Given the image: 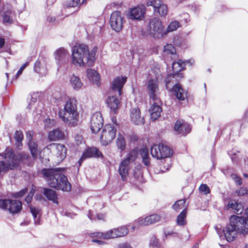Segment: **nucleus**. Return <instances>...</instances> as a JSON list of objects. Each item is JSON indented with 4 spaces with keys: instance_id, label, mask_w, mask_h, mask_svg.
I'll return each instance as SVG.
<instances>
[{
    "instance_id": "60",
    "label": "nucleus",
    "mask_w": 248,
    "mask_h": 248,
    "mask_svg": "<svg viewBox=\"0 0 248 248\" xmlns=\"http://www.w3.org/2000/svg\"><path fill=\"white\" fill-rule=\"evenodd\" d=\"M96 216L98 220H103L104 218V215L102 214H97Z\"/></svg>"
},
{
    "instance_id": "44",
    "label": "nucleus",
    "mask_w": 248,
    "mask_h": 248,
    "mask_svg": "<svg viewBox=\"0 0 248 248\" xmlns=\"http://www.w3.org/2000/svg\"><path fill=\"white\" fill-rule=\"evenodd\" d=\"M235 195L238 196H242L248 195V190L245 187H241L235 191Z\"/></svg>"
},
{
    "instance_id": "17",
    "label": "nucleus",
    "mask_w": 248,
    "mask_h": 248,
    "mask_svg": "<svg viewBox=\"0 0 248 248\" xmlns=\"http://www.w3.org/2000/svg\"><path fill=\"white\" fill-rule=\"evenodd\" d=\"M103 119L102 114L99 112L94 113L91 119V129L93 133H97L103 124Z\"/></svg>"
},
{
    "instance_id": "33",
    "label": "nucleus",
    "mask_w": 248,
    "mask_h": 248,
    "mask_svg": "<svg viewBox=\"0 0 248 248\" xmlns=\"http://www.w3.org/2000/svg\"><path fill=\"white\" fill-rule=\"evenodd\" d=\"M186 208L181 212L177 217L176 222L177 224L179 226H184L186 223Z\"/></svg>"
},
{
    "instance_id": "26",
    "label": "nucleus",
    "mask_w": 248,
    "mask_h": 248,
    "mask_svg": "<svg viewBox=\"0 0 248 248\" xmlns=\"http://www.w3.org/2000/svg\"><path fill=\"white\" fill-rule=\"evenodd\" d=\"M69 84L74 90L77 91L81 90L83 86L81 79L74 74L69 77Z\"/></svg>"
},
{
    "instance_id": "10",
    "label": "nucleus",
    "mask_w": 248,
    "mask_h": 248,
    "mask_svg": "<svg viewBox=\"0 0 248 248\" xmlns=\"http://www.w3.org/2000/svg\"><path fill=\"white\" fill-rule=\"evenodd\" d=\"M116 129L114 126L108 124L105 125L100 133V140L103 145L110 144L116 137Z\"/></svg>"
},
{
    "instance_id": "18",
    "label": "nucleus",
    "mask_w": 248,
    "mask_h": 248,
    "mask_svg": "<svg viewBox=\"0 0 248 248\" xmlns=\"http://www.w3.org/2000/svg\"><path fill=\"white\" fill-rule=\"evenodd\" d=\"M126 81V77H118L115 78L112 82L110 93H116L119 96H121L122 88Z\"/></svg>"
},
{
    "instance_id": "51",
    "label": "nucleus",
    "mask_w": 248,
    "mask_h": 248,
    "mask_svg": "<svg viewBox=\"0 0 248 248\" xmlns=\"http://www.w3.org/2000/svg\"><path fill=\"white\" fill-rule=\"evenodd\" d=\"M93 239L92 241L93 243H95L99 245H104L106 244V242L102 240L101 238H98L96 237H92Z\"/></svg>"
},
{
    "instance_id": "22",
    "label": "nucleus",
    "mask_w": 248,
    "mask_h": 248,
    "mask_svg": "<svg viewBox=\"0 0 248 248\" xmlns=\"http://www.w3.org/2000/svg\"><path fill=\"white\" fill-rule=\"evenodd\" d=\"M92 157L102 158L103 155L97 148L95 147L90 148L83 153L81 157L79 159V166H80L81 165L82 162L84 159Z\"/></svg>"
},
{
    "instance_id": "54",
    "label": "nucleus",
    "mask_w": 248,
    "mask_h": 248,
    "mask_svg": "<svg viewBox=\"0 0 248 248\" xmlns=\"http://www.w3.org/2000/svg\"><path fill=\"white\" fill-rule=\"evenodd\" d=\"M75 141L76 142V144L78 145V144L81 143L83 141V138H82V136L80 135H77L75 137Z\"/></svg>"
},
{
    "instance_id": "56",
    "label": "nucleus",
    "mask_w": 248,
    "mask_h": 248,
    "mask_svg": "<svg viewBox=\"0 0 248 248\" xmlns=\"http://www.w3.org/2000/svg\"><path fill=\"white\" fill-rule=\"evenodd\" d=\"M117 248H132L131 246L127 243H123L119 245Z\"/></svg>"
},
{
    "instance_id": "31",
    "label": "nucleus",
    "mask_w": 248,
    "mask_h": 248,
    "mask_svg": "<svg viewBox=\"0 0 248 248\" xmlns=\"http://www.w3.org/2000/svg\"><path fill=\"white\" fill-rule=\"evenodd\" d=\"M176 51L175 47L171 44H167L164 47L163 54L164 55H170L171 59L176 57Z\"/></svg>"
},
{
    "instance_id": "19",
    "label": "nucleus",
    "mask_w": 248,
    "mask_h": 248,
    "mask_svg": "<svg viewBox=\"0 0 248 248\" xmlns=\"http://www.w3.org/2000/svg\"><path fill=\"white\" fill-rule=\"evenodd\" d=\"M108 96L107 103L108 107H109L110 112L113 113H117L120 108V97L118 94L110 93Z\"/></svg>"
},
{
    "instance_id": "23",
    "label": "nucleus",
    "mask_w": 248,
    "mask_h": 248,
    "mask_svg": "<svg viewBox=\"0 0 248 248\" xmlns=\"http://www.w3.org/2000/svg\"><path fill=\"white\" fill-rule=\"evenodd\" d=\"M91 237H96L103 240H108L117 238V234L115 228L108 230L105 232H95L91 233Z\"/></svg>"
},
{
    "instance_id": "25",
    "label": "nucleus",
    "mask_w": 248,
    "mask_h": 248,
    "mask_svg": "<svg viewBox=\"0 0 248 248\" xmlns=\"http://www.w3.org/2000/svg\"><path fill=\"white\" fill-rule=\"evenodd\" d=\"M130 119L132 122L137 125H141L144 123V118L141 116L139 108H134L131 110Z\"/></svg>"
},
{
    "instance_id": "29",
    "label": "nucleus",
    "mask_w": 248,
    "mask_h": 248,
    "mask_svg": "<svg viewBox=\"0 0 248 248\" xmlns=\"http://www.w3.org/2000/svg\"><path fill=\"white\" fill-rule=\"evenodd\" d=\"M65 134L60 129H56L50 131L48 134V138L50 141H55L64 138Z\"/></svg>"
},
{
    "instance_id": "62",
    "label": "nucleus",
    "mask_w": 248,
    "mask_h": 248,
    "mask_svg": "<svg viewBox=\"0 0 248 248\" xmlns=\"http://www.w3.org/2000/svg\"><path fill=\"white\" fill-rule=\"evenodd\" d=\"M172 233V232H165V235L166 236L167 235H171Z\"/></svg>"
},
{
    "instance_id": "11",
    "label": "nucleus",
    "mask_w": 248,
    "mask_h": 248,
    "mask_svg": "<svg viewBox=\"0 0 248 248\" xmlns=\"http://www.w3.org/2000/svg\"><path fill=\"white\" fill-rule=\"evenodd\" d=\"M125 19L122 13L119 11L113 12L110 16L109 24L112 30L120 32L123 28Z\"/></svg>"
},
{
    "instance_id": "52",
    "label": "nucleus",
    "mask_w": 248,
    "mask_h": 248,
    "mask_svg": "<svg viewBox=\"0 0 248 248\" xmlns=\"http://www.w3.org/2000/svg\"><path fill=\"white\" fill-rule=\"evenodd\" d=\"M231 177L233 179L236 184L241 185L242 183L241 179L236 174H232Z\"/></svg>"
},
{
    "instance_id": "8",
    "label": "nucleus",
    "mask_w": 248,
    "mask_h": 248,
    "mask_svg": "<svg viewBox=\"0 0 248 248\" xmlns=\"http://www.w3.org/2000/svg\"><path fill=\"white\" fill-rule=\"evenodd\" d=\"M137 155L138 153L136 151H131L120 163L118 171L123 181L126 180L130 170V164L136 159Z\"/></svg>"
},
{
    "instance_id": "58",
    "label": "nucleus",
    "mask_w": 248,
    "mask_h": 248,
    "mask_svg": "<svg viewBox=\"0 0 248 248\" xmlns=\"http://www.w3.org/2000/svg\"><path fill=\"white\" fill-rule=\"evenodd\" d=\"M5 43V39L0 37V48H1L4 46Z\"/></svg>"
},
{
    "instance_id": "59",
    "label": "nucleus",
    "mask_w": 248,
    "mask_h": 248,
    "mask_svg": "<svg viewBox=\"0 0 248 248\" xmlns=\"http://www.w3.org/2000/svg\"><path fill=\"white\" fill-rule=\"evenodd\" d=\"M215 229L216 230L217 233L218 234L219 237H220L221 236V230L220 228H218L217 226L215 227Z\"/></svg>"
},
{
    "instance_id": "47",
    "label": "nucleus",
    "mask_w": 248,
    "mask_h": 248,
    "mask_svg": "<svg viewBox=\"0 0 248 248\" xmlns=\"http://www.w3.org/2000/svg\"><path fill=\"white\" fill-rule=\"evenodd\" d=\"M150 245L153 248H160V244L158 239L155 238H152L150 242Z\"/></svg>"
},
{
    "instance_id": "4",
    "label": "nucleus",
    "mask_w": 248,
    "mask_h": 248,
    "mask_svg": "<svg viewBox=\"0 0 248 248\" xmlns=\"http://www.w3.org/2000/svg\"><path fill=\"white\" fill-rule=\"evenodd\" d=\"M195 62L193 60H189L186 61H183L179 60L177 62H173L172 68L174 74L168 76L166 78V86L167 89L174 93L176 97L180 100H184L187 97V93L181 87L179 84H176L173 87L170 85V82L174 78V75L178 72L183 70L186 65L191 66L194 64Z\"/></svg>"
},
{
    "instance_id": "46",
    "label": "nucleus",
    "mask_w": 248,
    "mask_h": 248,
    "mask_svg": "<svg viewBox=\"0 0 248 248\" xmlns=\"http://www.w3.org/2000/svg\"><path fill=\"white\" fill-rule=\"evenodd\" d=\"M200 192L206 195L210 193L209 187L206 184H202L199 187Z\"/></svg>"
},
{
    "instance_id": "55",
    "label": "nucleus",
    "mask_w": 248,
    "mask_h": 248,
    "mask_svg": "<svg viewBox=\"0 0 248 248\" xmlns=\"http://www.w3.org/2000/svg\"><path fill=\"white\" fill-rule=\"evenodd\" d=\"M80 4V0H71L70 6L71 7H75Z\"/></svg>"
},
{
    "instance_id": "61",
    "label": "nucleus",
    "mask_w": 248,
    "mask_h": 248,
    "mask_svg": "<svg viewBox=\"0 0 248 248\" xmlns=\"http://www.w3.org/2000/svg\"><path fill=\"white\" fill-rule=\"evenodd\" d=\"M88 217L91 219H93V217L92 216V215L91 214V213L90 212L89 214H88Z\"/></svg>"
},
{
    "instance_id": "45",
    "label": "nucleus",
    "mask_w": 248,
    "mask_h": 248,
    "mask_svg": "<svg viewBox=\"0 0 248 248\" xmlns=\"http://www.w3.org/2000/svg\"><path fill=\"white\" fill-rule=\"evenodd\" d=\"M35 186L33 185H32L31 191L25 199V201L27 202V203H29L30 202H31L32 198L35 191Z\"/></svg>"
},
{
    "instance_id": "53",
    "label": "nucleus",
    "mask_w": 248,
    "mask_h": 248,
    "mask_svg": "<svg viewBox=\"0 0 248 248\" xmlns=\"http://www.w3.org/2000/svg\"><path fill=\"white\" fill-rule=\"evenodd\" d=\"M29 63L28 62H26L25 63H24L19 69V70L17 71L16 74V77H18L19 75H20L24 70V69L28 65Z\"/></svg>"
},
{
    "instance_id": "36",
    "label": "nucleus",
    "mask_w": 248,
    "mask_h": 248,
    "mask_svg": "<svg viewBox=\"0 0 248 248\" xmlns=\"http://www.w3.org/2000/svg\"><path fill=\"white\" fill-rule=\"evenodd\" d=\"M180 27V23L177 21H173L170 23L167 29H164V36L168 33L176 31Z\"/></svg>"
},
{
    "instance_id": "6",
    "label": "nucleus",
    "mask_w": 248,
    "mask_h": 248,
    "mask_svg": "<svg viewBox=\"0 0 248 248\" xmlns=\"http://www.w3.org/2000/svg\"><path fill=\"white\" fill-rule=\"evenodd\" d=\"M19 164V158L10 149L0 154V177L9 171L16 169Z\"/></svg>"
},
{
    "instance_id": "50",
    "label": "nucleus",
    "mask_w": 248,
    "mask_h": 248,
    "mask_svg": "<svg viewBox=\"0 0 248 248\" xmlns=\"http://www.w3.org/2000/svg\"><path fill=\"white\" fill-rule=\"evenodd\" d=\"M55 122L53 120L50 119H46L44 121L45 127L46 128L49 127L55 124Z\"/></svg>"
},
{
    "instance_id": "12",
    "label": "nucleus",
    "mask_w": 248,
    "mask_h": 248,
    "mask_svg": "<svg viewBox=\"0 0 248 248\" xmlns=\"http://www.w3.org/2000/svg\"><path fill=\"white\" fill-rule=\"evenodd\" d=\"M172 153L171 149L163 144L154 145L151 149V154L152 156L157 159L170 157Z\"/></svg>"
},
{
    "instance_id": "21",
    "label": "nucleus",
    "mask_w": 248,
    "mask_h": 248,
    "mask_svg": "<svg viewBox=\"0 0 248 248\" xmlns=\"http://www.w3.org/2000/svg\"><path fill=\"white\" fill-rule=\"evenodd\" d=\"M152 101L153 103H151V105L149 111L151 119L155 121L160 117L161 112H162V108L160 106L161 102L159 99L157 100Z\"/></svg>"
},
{
    "instance_id": "34",
    "label": "nucleus",
    "mask_w": 248,
    "mask_h": 248,
    "mask_svg": "<svg viewBox=\"0 0 248 248\" xmlns=\"http://www.w3.org/2000/svg\"><path fill=\"white\" fill-rule=\"evenodd\" d=\"M117 238L126 236L129 232L128 226L123 225L115 228Z\"/></svg>"
},
{
    "instance_id": "38",
    "label": "nucleus",
    "mask_w": 248,
    "mask_h": 248,
    "mask_svg": "<svg viewBox=\"0 0 248 248\" xmlns=\"http://www.w3.org/2000/svg\"><path fill=\"white\" fill-rule=\"evenodd\" d=\"M29 146L32 156L34 158L36 157L39 153V150L38 148L37 144L33 141H30L29 142Z\"/></svg>"
},
{
    "instance_id": "40",
    "label": "nucleus",
    "mask_w": 248,
    "mask_h": 248,
    "mask_svg": "<svg viewBox=\"0 0 248 248\" xmlns=\"http://www.w3.org/2000/svg\"><path fill=\"white\" fill-rule=\"evenodd\" d=\"M117 145L119 149L124 150L125 147V142L123 136L119 134L117 139Z\"/></svg>"
},
{
    "instance_id": "41",
    "label": "nucleus",
    "mask_w": 248,
    "mask_h": 248,
    "mask_svg": "<svg viewBox=\"0 0 248 248\" xmlns=\"http://www.w3.org/2000/svg\"><path fill=\"white\" fill-rule=\"evenodd\" d=\"M134 223L138 226L149 225L148 216L138 218L134 221Z\"/></svg>"
},
{
    "instance_id": "63",
    "label": "nucleus",
    "mask_w": 248,
    "mask_h": 248,
    "mask_svg": "<svg viewBox=\"0 0 248 248\" xmlns=\"http://www.w3.org/2000/svg\"><path fill=\"white\" fill-rule=\"evenodd\" d=\"M135 225L133 226L132 227V229L133 231H134L135 229L136 228L137 226H138L137 224H136L135 223Z\"/></svg>"
},
{
    "instance_id": "32",
    "label": "nucleus",
    "mask_w": 248,
    "mask_h": 248,
    "mask_svg": "<svg viewBox=\"0 0 248 248\" xmlns=\"http://www.w3.org/2000/svg\"><path fill=\"white\" fill-rule=\"evenodd\" d=\"M44 194L48 200L52 201L53 203L58 204L57 195L55 191L48 188H44Z\"/></svg>"
},
{
    "instance_id": "39",
    "label": "nucleus",
    "mask_w": 248,
    "mask_h": 248,
    "mask_svg": "<svg viewBox=\"0 0 248 248\" xmlns=\"http://www.w3.org/2000/svg\"><path fill=\"white\" fill-rule=\"evenodd\" d=\"M15 139L16 141V145L18 148L22 146V141L23 139V134L20 131H16L15 133Z\"/></svg>"
},
{
    "instance_id": "15",
    "label": "nucleus",
    "mask_w": 248,
    "mask_h": 248,
    "mask_svg": "<svg viewBox=\"0 0 248 248\" xmlns=\"http://www.w3.org/2000/svg\"><path fill=\"white\" fill-rule=\"evenodd\" d=\"M146 5L153 6L155 12H157L160 16H165L168 13V8L162 1L160 0H150L147 1Z\"/></svg>"
},
{
    "instance_id": "24",
    "label": "nucleus",
    "mask_w": 248,
    "mask_h": 248,
    "mask_svg": "<svg viewBox=\"0 0 248 248\" xmlns=\"http://www.w3.org/2000/svg\"><path fill=\"white\" fill-rule=\"evenodd\" d=\"M87 77L89 80L93 84L99 86L100 85V76L99 73L94 69H88L86 71Z\"/></svg>"
},
{
    "instance_id": "7",
    "label": "nucleus",
    "mask_w": 248,
    "mask_h": 248,
    "mask_svg": "<svg viewBox=\"0 0 248 248\" xmlns=\"http://www.w3.org/2000/svg\"><path fill=\"white\" fill-rule=\"evenodd\" d=\"M164 28L162 22L157 18L149 20L144 34L150 35L155 38H160L164 36Z\"/></svg>"
},
{
    "instance_id": "2",
    "label": "nucleus",
    "mask_w": 248,
    "mask_h": 248,
    "mask_svg": "<svg viewBox=\"0 0 248 248\" xmlns=\"http://www.w3.org/2000/svg\"><path fill=\"white\" fill-rule=\"evenodd\" d=\"M64 170L63 168L45 169L42 170V173L50 187L68 191L71 186L63 174Z\"/></svg>"
},
{
    "instance_id": "5",
    "label": "nucleus",
    "mask_w": 248,
    "mask_h": 248,
    "mask_svg": "<svg viewBox=\"0 0 248 248\" xmlns=\"http://www.w3.org/2000/svg\"><path fill=\"white\" fill-rule=\"evenodd\" d=\"M59 116L68 126H76L79 120V113L78 111L76 100L74 98L68 99L64 105L63 109L59 111Z\"/></svg>"
},
{
    "instance_id": "14",
    "label": "nucleus",
    "mask_w": 248,
    "mask_h": 248,
    "mask_svg": "<svg viewBox=\"0 0 248 248\" xmlns=\"http://www.w3.org/2000/svg\"><path fill=\"white\" fill-rule=\"evenodd\" d=\"M52 154L58 158V161H62L66 156L67 149L64 145L58 143H52L46 147Z\"/></svg>"
},
{
    "instance_id": "9",
    "label": "nucleus",
    "mask_w": 248,
    "mask_h": 248,
    "mask_svg": "<svg viewBox=\"0 0 248 248\" xmlns=\"http://www.w3.org/2000/svg\"><path fill=\"white\" fill-rule=\"evenodd\" d=\"M0 208L15 215L19 213L22 209V202L16 200L1 199L0 200Z\"/></svg>"
},
{
    "instance_id": "27",
    "label": "nucleus",
    "mask_w": 248,
    "mask_h": 248,
    "mask_svg": "<svg viewBox=\"0 0 248 248\" xmlns=\"http://www.w3.org/2000/svg\"><path fill=\"white\" fill-rule=\"evenodd\" d=\"M174 129L179 134L185 135L190 132L191 127L187 123L178 121L175 124Z\"/></svg>"
},
{
    "instance_id": "64",
    "label": "nucleus",
    "mask_w": 248,
    "mask_h": 248,
    "mask_svg": "<svg viewBox=\"0 0 248 248\" xmlns=\"http://www.w3.org/2000/svg\"><path fill=\"white\" fill-rule=\"evenodd\" d=\"M88 0H82L81 4H86Z\"/></svg>"
},
{
    "instance_id": "49",
    "label": "nucleus",
    "mask_w": 248,
    "mask_h": 248,
    "mask_svg": "<svg viewBox=\"0 0 248 248\" xmlns=\"http://www.w3.org/2000/svg\"><path fill=\"white\" fill-rule=\"evenodd\" d=\"M27 192V189L24 188L21 190L20 191L15 192L13 194V196L15 198H21L23 197Z\"/></svg>"
},
{
    "instance_id": "30",
    "label": "nucleus",
    "mask_w": 248,
    "mask_h": 248,
    "mask_svg": "<svg viewBox=\"0 0 248 248\" xmlns=\"http://www.w3.org/2000/svg\"><path fill=\"white\" fill-rule=\"evenodd\" d=\"M229 208H231L236 214L242 213L243 211V206L241 203L238 202L234 200H232L229 202L227 204Z\"/></svg>"
},
{
    "instance_id": "20",
    "label": "nucleus",
    "mask_w": 248,
    "mask_h": 248,
    "mask_svg": "<svg viewBox=\"0 0 248 248\" xmlns=\"http://www.w3.org/2000/svg\"><path fill=\"white\" fill-rule=\"evenodd\" d=\"M54 55L57 64L59 66L65 64L68 61L69 53L66 49L63 47L57 49L54 52Z\"/></svg>"
},
{
    "instance_id": "13",
    "label": "nucleus",
    "mask_w": 248,
    "mask_h": 248,
    "mask_svg": "<svg viewBox=\"0 0 248 248\" xmlns=\"http://www.w3.org/2000/svg\"><path fill=\"white\" fill-rule=\"evenodd\" d=\"M146 7L143 5L130 8L126 12L127 18L132 20H141L144 17Z\"/></svg>"
},
{
    "instance_id": "28",
    "label": "nucleus",
    "mask_w": 248,
    "mask_h": 248,
    "mask_svg": "<svg viewBox=\"0 0 248 248\" xmlns=\"http://www.w3.org/2000/svg\"><path fill=\"white\" fill-rule=\"evenodd\" d=\"M34 70L40 76H45L47 73L46 63L44 60L37 61L34 65Z\"/></svg>"
},
{
    "instance_id": "35",
    "label": "nucleus",
    "mask_w": 248,
    "mask_h": 248,
    "mask_svg": "<svg viewBox=\"0 0 248 248\" xmlns=\"http://www.w3.org/2000/svg\"><path fill=\"white\" fill-rule=\"evenodd\" d=\"M140 154L144 164L146 166H149L150 165V157L147 148L144 147H142L140 150Z\"/></svg>"
},
{
    "instance_id": "48",
    "label": "nucleus",
    "mask_w": 248,
    "mask_h": 248,
    "mask_svg": "<svg viewBox=\"0 0 248 248\" xmlns=\"http://www.w3.org/2000/svg\"><path fill=\"white\" fill-rule=\"evenodd\" d=\"M3 22L5 24H11L13 23V18L8 14H5L3 17Z\"/></svg>"
},
{
    "instance_id": "43",
    "label": "nucleus",
    "mask_w": 248,
    "mask_h": 248,
    "mask_svg": "<svg viewBox=\"0 0 248 248\" xmlns=\"http://www.w3.org/2000/svg\"><path fill=\"white\" fill-rule=\"evenodd\" d=\"M149 225L156 223L160 220V217L156 214L148 216Z\"/></svg>"
},
{
    "instance_id": "3",
    "label": "nucleus",
    "mask_w": 248,
    "mask_h": 248,
    "mask_svg": "<svg viewBox=\"0 0 248 248\" xmlns=\"http://www.w3.org/2000/svg\"><path fill=\"white\" fill-rule=\"evenodd\" d=\"M223 232L228 242L233 241L237 234L247 235L248 234V219L241 216H232L229 224L223 229Z\"/></svg>"
},
{
    "instance_id": "37",
    "label": "nucleus",
    "mask_w": 248,
    "mask_h": 248,
    "mask_svg": "<svg viewBox=\"0 0 248 248\" xmlns=\"http://www.w3.org/2000/svg\"><path fill=\"white\" fill-rule=\"evenodd\" d=\"M31 212L34 219V223L36 225L40 224V209L35 207H30Z\"/></svg>"
},
{
    "instance_id": "1",
    "label": "nucleus",
    "mask_w": 248,
    "mask_h": 248,
    "mask_svg": "<svg viewBox=\"0 0 248 248\" xmlns=\"http://www.w3.org/2000/svg\"><path fill=\"white\" fill-rule=\"evenodd\" d=\"M97 50L96 46L90 50L85 44L74 46L72 48V64L79 67L93 66L96 59Z\"/></svg>"
},
{
    "instance_id": "42",
    "label": "nucleus",
    "mask_w": 248,
    "mask_h": 248,
    "mask_svg": "<svg viewBox=\"0 0 248 248\" xmlns=\"http://www.w3.org/2000/svg\"><path fill=\"white\" fill-rule=\"evenodd\" d=\"M186 203L185 199H182L177 201L173 205V207L174 210L176 211H179V210L185 207Z\"/></svg>"
},
{
    "instance_id": "16",
    "label": "nucleus",
    "mask_w": 248,
    "mask_h": 248,
    "mask_svg": "<svg viewBox=\"0 0 248 248\" xmlns=\"http://www.w3.org/2000/svg\"><path fill=\"white\" fill-rule=\"evenodd\" d=\"M147 91L152 100L159 99V87L157 78L150 79L147 84Z\"/></svg>"
},
{
    "instance_id": "57",
    "label": "nucleus",
    "mask_w": 248,
    "mask_h": 248,
    "mask_svg": "<svg viewBox=\"0 0 248 248\" xmlns=\"http://www.w3.org/2000/svg\"><path fill=\"white\" fill-rule=\"evenodd\" d=\"M32 134H33V133L31 131H29V132H27V133H26V138L28 139V140L29 141V142L30 141H32L31 139H32Z\"/></svg>"
}]
</instances>
